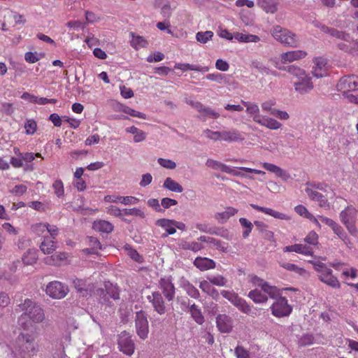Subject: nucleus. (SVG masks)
Instances as JSON below:
<instances>
[{
  "label": "nucleus",
  "instance_id": "21",
  "mask_svg": "<svg viewBox=\"0 0 358 358\" xmlns=\"http://www.w3.org/2000/svg\"><path fill=\"white\" fill-rule=\"evenodd\" d=\"M148 300L152 302L155 310L158 313H164V301L162 298V294L159 292H154L152 296H148Z\"/></svg>",
  "mask_w": 358,
  "mask_h": 358
},
{
  "label": "nucleus",
  "instance_id": "15",
  "mask_svg": "<svg viewBox=\"0 0 358 358\" xmlns=\"http://www.w3.org/2000/svg\"><path fill=\"white\" fill-rule=\"evenodd\" d=\"M306 55L307 52L306 51L297 50L282 53L280 55V59L281 62L283 64H285L303 59L306 57Z\"/></svg>",
  "mask_w": 358,
  "mask_h": 358
},
{
  "label": "nucleus",
  "instance_id": "29",
  "mask_svg": "<svg viewBox=\"0 0 358 358\" xmlns=\"http://www.w3.org/2000/svg\"><path fill=\"white\" fill-rule=\"evenodd\" d=\"M57 248L56 243L54 240L51 239V237L46 236H43V241L40 245V249L44 254H51Z\"/></svg>",
  "mask_w": 358,
  "mask_h": 358
},
{
  "label": "nucleus",
  "instance_id": "51",
  "mask_svg": "<svg viewBox=\"0 0 358 358\" xmlns=\"http://www.w3.org/2000/svg\"><path fill=\"white\" fill-rule=\"evenodd\" d=\"M252 68H255L258 70L259 72L262 74L269 75L273 74L275 75L276 72L270 70L268 68L266 67L262 62L259 61H253L251 64Z\"/></svg>",
  "mask_w": 358,
  "mask_h": 358
},
{
  "label": "nucleus",
  "instance_id": "1",
  "mask_svg": "<svg viewBox=\"0 0 358 358\" xmlns=\"http://www.w3.org/2000/svg\"><path fill=\"white\" fill-rule=\"evenodd\" d=\"M271 33L272 36L282 44L292 48L298 46L296 35L287 29L276 25L273 27Z\"/></svg>",
  "mask_w": 358,
  "mask_h": 358
},
{
  "label": "nucleus",
  "instance_id": "14",
  "mask_svg": "<svg viewBox=\"0 0 358 358\" xmlns=\"http://www.w3.org/2000/svg\"><path fill=\"white\" fill-rule=\"evenodd\" d=\"M305 192L311 200L318 202L321 208H329L330 204L325 196L316 190L312 189V188H306Z\"/></svg>",
  "mask_w": 358,
  "mask_h": 358
},
{
  "label": "nucleus",
  "instance_id": "17",
  "mask_svg": "<svg viewBox=\"0 0 358 358\" xmlns=\"http://www.w3.org/2000/svg\"><path fill=\"white\" fill-rule=\"evenodd\" d=\"M262 166L268 171L273 173L276 176L282 178L283 180H287L291 178L290 174L280 167L271 163L265 162Z\"/></svg>",
  "mask_w": 358,
  "mask_h": 358
},
{
  "label": "nucleus",
  "instance_id": "30",
  "mask_svg": "<svg viewBox=\"0 0 358 358\" xmlns=\"http://www.w3.org/2000/svg\"><path fill=\"white\" fill-rule=\"evenodd\" d=\"M238 209L233 207H227L225 210L221 213H217L215 215V218L220 223L226 222L231 216L238 213Z\"/></svg>",
  "mask_w": 358,
  "mask_h": 358
},
{
  "label": "nucleus",
  "instance_id": "38",
  "mask_svg": "<svg viewBox=\"0 0 358 358\" xmlns=\"http://www.w3.org/2000/svg\"><path fill=\"white\" fill-rule=\"evenodd\" d=\"M126 131L134 134V141L135 143L141 142L146 138V133L134 126L127 128Z\"/></svg>",
  "mask_w": 358,
  "mask_h": 358
},
{
  "label": "nucleus",
  "instance_id": "63",
  "mask_svg": "<svg viewBox=\"0 0 358 358\" xmlns=\"http://www.w3.org/2000/svg\"><path fill=\"white\" fill-rule=\"evenodd\" d=\"M235 355L237 358H250L249 351L241 345H238L235 348Z\"/></svg>",
  "mask_w": 358,
  "mask_h": 358
},
{
  "label": "nucleus",
  "instance_id": "11",
  "mask_svg": "<svg viewBox=\"0 0 358 358\" xmlns=\"http://www.w3.org/2000/svg\"><path fill=\"white\" fill-rule=\"evenodd\" d=\"M271 313H291L292 307L288 303L285 297L280 296L271 306Z\"/></svg>",
  "mask_w": 358,
  "mask_h": 358
},
{
  "label": "nucleus",
  "instance_id": "9",
  "mask_svg": "<svg viewBox=\"0 0 358 358\" xmlns=\"http://www.w3.org/2000/svg\"><path fill=\"white\" fill-rule=\"evenodd\" d=\"M294 89L301 94L310 92L313 89V84L311 78L306 73L294 82Z\"/></svg>",
  "mask_w": 358,
  "mask_h": 358
},
{
  "label": "nucleus",
  "instance_id": "28",
  "mask_svg": "<svg viewBox=\"0 0 358 358\" xmlns=\"http://www.w3.org/2000/svg\"><path fill=\"white\" fill-rule=\"evenodd\" d=\"M106 199L113 203L120 202L124 205L136 204L139 201L138 198L131 196H107Z\"/></svg>",
  "mask_w": 358,
  "mask_h": 358
},
{
  "label": "nucleus",
  "instance_id": "55",
  "mask_svg": "<svg viewBox=\"0 0 358 358\" xmlns=\"http://www.w3.org/2000/svg\"><path fill=\"white\" fill-rule=\"evenodd\" d=\"M208 243L213 245L217 250H220L222 252H225L227 251V246L226 245L227 244L222 242L220 240L210 237L209 242Z\"/></svg>",
  "mask_w": 358,
  "mask_h": 358
},
{
  "label": "nucleus",
  "instance_id": "7",
  "mask_svg": "<svg viewBox=\"0 0 358 358\" xmlns=\"http://www.w3.org/2000/svg\"><path fill=\"white\" fill-rule=\"evenodd\" d=\"M222 296L231 301L235 306L243 313H248L251 310L250 306L247 302L239 297L237 294L234 292L223 290L221 292Z\"/></svg>",
  "mask_w": 358,
  "mask_h": 358
},
{
  "label": "nucleus",
  "instance_id": "10",
  "mask_svg": "<svg viewBox=\"0 0 358 358\" xmlns=\"http://www.w3.org/2000/svg\"><path fill=\"white\" fill-rule=\"evenodd\" d=\"M136 329L137 335L143 340L147 338L149 332V325L145 315H136Z\"/></svg>",
  "mask_w": 358,
  "mask_h": 358
},
{
  "label": "nucleus",
  "instance_id": "18",
  "mask_svg": "<svg viewBox=\"0 0 358 358\" xmlns=\"http://www.w3.org/2000/svg\"><path fill=\"white\" fill-rule=\"evenodd\" d=\"M262 166L268 171L273 173L276 176L282 178L283 180H287L291 178L290 174L280 167L271 163L265 162Z\"/></svg>",
  "mask_w": 358,
  "mask_h": 358
},
{
  "label": "nucleus",
  "instance_id": "41",
  "mask_svg": "<svg viewBox=\"0 0 358 358\" xmlns=\"http://www.w3.org/2000/svg\"><path fill=\"white\" fill-rule=\"evenodd\" d=\"M257 3L266 13H274L277 11V3L272 0H258Z\"/></svg>",
  "mask_w": 358,
  "mask_h": 358
},
{
  "label": "nucleus",
  "instance_id": "34",
  "mask_svg": "<svg viewBox=\"0 0 358 358\" xmlns=\"http://www.w3.org/2000/svg\"><path fill=\"white\" fill-rule=\"evenodd\" d=\"M93 229L98 231L109 234L113 230V226L108 221L99 220L93 223Z\"/></svg>",
  "mask_w": 358,
  "mask_h": 358
},
{
  "label": "nucleus",
  "instance_id": "47",
  "mask_svg": "<svg viewBox=\"0 0 358 358\" xmlns=\"http://www.w3.org/2000/svg\"><path fill=\"white\" fill-rule=\"evenodd\" d=\"M280 265L281 267L284 268L285 269L293 271L300 275H303L306 273V270L303 268H300L296 264H292V263H287V262H282L280 263Z\"/></svg>",
  "mask_w": 358,
  "mask_h": 358
},
{
  "label": "nucleus",
  "instance_id": "19",
  "mask_svg": "<svg viewBox=\"0 0 358 358\" xmlns=\"http://www.w3.org/2000/svg\"><path fill=\"white\" fill-rule=\"evenodd\" d=\"M262 166L268 171L273 173L276 176L282 178L283 180H287L291 178L290 174L280 167L271 163L265 162Z\"/></svg>",
  "mask_w": 358,
  "mask_h": 358
},
{
  "label": "nucleus",
  "instance_id": "52",
  "mask_svg": "<svg viewBox=\"0 0 358 358\" xmlns=\"http://www.w3.org/2000/svg\"><path fill=\"white\" fill-rule=\"evenodd\" d=\"M207 279L210 281V283L217 286H226L227 283V280L220 275H210L208 276Z\"/></svg>",
  "mask_w": 358,
  "mask_h": 358
},
{
  "label": "nucleus",
  "instance_id": "3",
  "mask_svg": "<svg viewBox=\"0 0 358 358\" xmlns=\"http://www.w3.org/2000/svg\"><path fill=\"white\" fill-rule=\"evenodd\" d=\"M117 345L119 350L127 356H131L134 352V343L131 335L125 331L119 334Z\"/></svg>",
  "mask_w": 358,
  "mask_h": 358
},
{
  "label": "nucleus",
  "instance_id": "32",
  "mask_svg": "<svg viewBox=\"0 0 358 358\" xmlns=\"http://www.w3.org/2000/svg\"><path fill=\"white\" fill-rule=\"evenodd\" d=\"M310 263L313 264L315 270L318 273V278L320 279V276H324L332 273V270L327 266V265L320 261H310Z\"/></svg>",
  "mask_w": 358,
  "mask_h": 358
},
{
  "label": "nucleus",
  "instance_id": "50",
  "mask_svg": "<svg viewBox=\"0 0 358 358\" xmlns=\"http://www.w3.org/2000/svg\"><path fill=\"white\" fill-rule=\"evenodd\" d=\"M206 165L214 170H220L222 172L227 171V165L212 159H208L206 162Z\"/></svg>",
  "mask_w": 358,
  "mask_h": 358
},
{
  "label": "nucleus",
  "instance_id": "35",
  "mask_svg": "<svg viewBox=\"0 0 358 358\" xmlns=\"http://www.w3.org/2000/svg\"><path fill=\"white\" fill-rule=\"evenodd\" d=\"M163 187L173 192L181 193L183 192V187L182 185L170 177L165 179Z\"/></svg>",
  "mask_w": 358,
  "mask_h": 358
},
{
  "label": "nucleus",
  "instance_id": "58",
  "mask_svg": "<svg viewBox=\"0 0 358 358\" xmlns=\"http://www.w3.org/2000/svg\"><path fill=\"white\" fill-rule=\"evenodd\" d=\"M122 110L124 113L128 114L132 117H136L143 120H145L147 117L145 113L135 110L134 109H132L128 106H125Z\"/></svg>",
  "mask_w": 358,
  "mask_h": 358
},
{
  "label": "nucleus",
  "instance_id": "53",
  "mask_svg": "<svg viewBox=\"0 0 358 358\" xmlns=\"http://www.w3.org/2000/svg\"><path fill=\"white\" fill-rule=\"evenodd\" d=\"M243 104L246 107V112L253 116L261 115L259 114V106L256 103L243 101H242Z\"/></svg>",
  "mask_w": 358,
  "mask_h": 358
},
{
  "label": "nucleus",
  "instance_id": "22",
  "mask_svg": "<svg viewBox=\"0 0 358 358\" xmlns=\"http://www.w3.org/2000/svg\"><path fill=\"white\" fill-rule=\"evenodd\" d=\"M217 327L220 331L229 333L232 329V321L227 315H218Z\"/></svg>",
  "mask_w": 358,
  "mask_h": 358
},
{
  "label": "nucleus",
  "instance_id": "36",
  "mask_svg": "<svg viewBox=\"0 0 358 358\" xmlns=\"http://www.w3.org/2000/svg\"><path fill=\"white\" fill-rule=\"evenodd\" d=\"M234 38L239 42L243 43H250L254 42L257 43L260 41V38L257 35L253 34H246L243 33L236 32L234 34Z\"/></svg>",
  "mask_w": 358,
  "mask_h": 358
},
{
  "label": "nucleus",
  "instance_id": "37",
  "mask_svg": "<svg viewBox=\"0 0 358 358\" xmlns=\"http://www.w3.org/2000/svg\"><path fill=\"white\" fill-rule=\"evenodd\" d=\"M180 247L181 249L185 250H191L192 252H198L204 248L203 245L196 241H182L180 244Z\"/></svg>",
  "mask_w": 358,
  "mask_h": 358
},
{
  "label": "nucleus",
  "instance_id": "57",
  "mask_svg": "<svg viewBox=\"0 0 358 358\" xmlns=\"http://www.w3.org/2000/svg\"><path fill=\"white\" fill-rule=\"evenodd\" d=\"M123 215H134L140 217L141 218L145 217V213L141 210L134 208H125L123 209Z\"/></svg>",
  "mask_w": 358,
  "mask_h": 358
},
{
  "label": "nucleus",
  "instance_id": "6",
  "mask_svg": "<svg viewBox=\"0 0 358 358\" xmlns=\"http://www.w3.org/2000/svg\"><path fill=\"white\" fill-rule=\"evenodd\" d=\"M313 24L315 27L320 29L322 32L330 35L332 37H334L338 39H341L344 41L345 42H349L350 39V36L349 34L338 30L333 27H329L327 25L322 24L319 21H313Z\"/></svg>",
  "mask_w": 358,
  "mask_h": 358
},
{
  "label": "nucleus",
  "instance_id": "40",
  "mask_svg": "<svg viewBox=\"0 0 358 358\" xmlns=\"http://www.w3.org/2000/svg\"><path fill=\"white\" fill-rule=\"evenodd\" d=\"M199 113H201V115L199 116V118L203 120H206L207 117L217 119L220 117V114L218 113L215 112L214 110L209 107L205 106L203 104Z\"/></svg>",
  "mask_w": 358,
  "mask_h": 358
},
{
  "label": "nucleus",
  "instance_id": "64",
  "mask_svg": "<svg viewBox=\"0 0 358 358\" xmlns=\"http://www.w3.org/2000/svg\"><path fill=\"white\" fill-rule=\"evenodd\" d=\"M41 59L39 55L36 52H27L24 55V59L27 62L33 64L38 62Z\"/></svg>",
  "mask_w": 358,
  "mask_h": 358
},
{
  "label": "nucleus",
  "instance_id": "8",
  "mask_svg": "<svg viewBox=\"0 0 358 358\" xmlns=\"http://www.w3.org/2000/svg\"><path fill=\"white\" fill-rule=\"evenodd\" d=\"M339 90L346 92L358 90V76L350 75L341 78L337 84Z\"/></svg>",
  "mask_w": 358,
  "mask_h": 358
},
{
  "label": "nucleus",
  "instance_id": "20",
  "mask_svg": "<svg viewBox=\"0 0 358 358\" xmlns=\"http://www.w3.org/2000/svg\"><path fill=\"white\" fill-rule=\"evenodd\" d=\"M244 138L242 134L236 129L222 131V141L227 142L243 141Z\"/></svg>",
  "mask_w": 358,
  "mask_h": 358
},
{
  "label": "nucleus",
  "instance_id": "44",
  "mask_svg": "<svg viewBox=\"0 0 358 358\" xmlns=\"http://www.w3.org/2000/svg\"><path fill=\"white\" fill-rule=\"evenodd\" d=\"M132 36V40L131 41V45L138 50L140 48H145L148 45L147 40H145L143 36H135L134 33H131Z\"/></svg>",
  "mask_w": 358,
  "mask_h": 358
},
{
  "label": "nucleus",
  "instance_id": "46",
  "mask_svg": "<svg viewBox=\"0 0 358 358\" xmlns=\"http://www.w3.org/2000/svg\"><path fill=\"white\" fill-rule=\"evenodd\" d=\"M214 34L211 31H199L196 34V39L198 42L205 44L212 39Z\"/></svg>",
  "mask_w": 358,
  "mask_h": 358
},
{
  "label": "nucleus",
  "instance_id": "24",
  "mask_svg": "<svg viewBox=\"0 0 358 358\" xmlns=\"http://www.w3.org/2000/svg\"><path fill=\"white\" fill-rule=\"evenodd\" d=\"M155 224L164 229L166 234H162V237H167L169 235L174 234L176 232V229L173 226V220H169L166 218H162L156 220Z\"/></svg>",
  "mask_w": 358,
  "mask_h": 358
},
{
  "label": "nucleus",
  "instance_id": "56",
  "mask_svg": "<svg viewBox=\"0 0 358 358\" xmlns=\"http://www.w3.org/2000/svg\"><path fill=\"white\" fill-rule=\"evenodd\" d=\"M157 162L161 166L167 169L173 170L176 168V162L169 159L159 158Z\"/></svg>",
  "mask_w": 358,
  "mask_h": 358
},
{
  "label": "nucleus",
  "instance_id": "33",
  "mask_svg": "<svg viewBox=\"0 0 358 358\" xmlns=\"http://www.w3.org/2000/svg\"><path fill=\"white\" fill-rule=\"evenodd\" d=\"M310 263L313 264L315 270L318 273V278L320 279V276H324L332 273V270L327 266V265L320 261H310Z\"/></svg>",
  "mask_w": 358,
  "mask_h": 358
},
{
  "label": "nucleus",
  "instance_id": "61",
  "mask_svg": "<svg viewBox=\"0 0 358 358\" xmlns=\"http://www.w3.org/2000/svg\"><path fill=\"white\" fill-rule=\"evenodd\" d=\"M24 128L27 134H34L37 128L36 122L34 120H28L24 124Z\"/></svg>",
  "mask_w": 358,
  "mask_h": 358
},
{
  "label": "nucleus",
  "instance_id": "42",
  "mask_svg": "<svg viewBox=\"0 0 358 358\" xmlns=\"http://www.w3.org/2000/svg\"><path fill=\"white\" fill-rule=\"evenodd\" d=\"M279 69L287 71L289 74L292 75L296 79H299L300 77L303 76L306 73V71L303 69L294 65L280 67Z\"/></svg>",
  "mask_w": 358,
  "mask_h": 358
},
{
  "label": "nucleus",
  "instance_id": "45",
  "mask_svg": "<svg viewBox=\"0 0 358 358\" xmlns=\"http://www.w3.org/2000/svg\"><path fill=\"white\" fill-rule=\"evenodd\" d=\"M320 280L331 287H340V282L337 278L333 275V273L329 274L328 275H326L324 276H320Z\"/></svg>",
  "mask_w": 358,
  "mask_h": 358
},
{
  "label": "nucleus",
  "instance_id": "27",
  "mask_svg": "<svg viewBox=\"0 0 358 358\" xmlns=\"http://www.w3.org/2000/svg\"><path fill=\"white\" fill-rule=\"evenodd\" d=\"M284 252H295L296 253L305 255H312L313 250L310 247L306 246L303 244H294L292 245L286 246L283 248Z\"/></svg>",
  "mask_w": 358,
  "mask_h": 358
},
{
  "label": "nucleus",
  "instance_id": "54",
  "mask_svg": "<svg viewBox=\"0 0 358 358\" xmlns=\"http://www.w3.org/2000/svg\"><path fill=\"white\" fill-rule=\"evenodd\" d=\"M314 337L312 334H306L303 335L298 341L299 347H305L314 343Z\"/></svg>",
  "mask_w": 358,
  "mask_h": 358
},
{
  "label": "nucleus",
  "instance_id": "48",
  "mask_svg": "<svg viewBox=\"0 0 358 358\" xmlns=\"http://www.w3.org/2000/svg\"><path fill=\"white\" fill-rule=\"evenodd\" d=\"M266 287L263 291L266 293L271 298L275 300L281 296V291L275 286H271L268 283L265 285Z\"/></svg>",
  "mask_w": 358,
  "mask_h": 358
},
{
  "label": "nucleus",
  "instance_id": "43",
  "mask_svg": "<svg viewBox=\"0 0 358 358\" xmlns=\"http://www.w3.org/2000/svg\"><path fill=\"white\" fill-rule=\"evenodd\" d=\"M73 284L75 289L78 293L83 296H87L88 295V290L86 288L85 281L82 279L75 278L73 280Z\"/></svg>",
  "mask_w": 358,
  "mask_h": 358
},
{
  "label": "nucleus",
  "instance_id": "60",
  "mask_svg": "<svg viewBox=\"0 0 358 358\" xmlns=\"http://www.w3.org/2000/svg\"><path fill=\"white\" fill-rule=\"evenodd\" d=\"M52 187L55 190V194L60 197L64 195V189L63 182L61 180H57L52 184Z\"/></svg>",
  "mask_w": 358,
  "mask_h": 358
},
{
  "label": "nucleus",
  "instance_id": "4",
  "mask_svg": "<svg viewBox=\"0 0 358 358\" xmlns=\"http://www.w3.org/2000/svg\"><path fill=\"white\" fill-rule=\"evenodd\" d=\"M158 287L168 301H171L174 299L176 287L173 283L171 276L161 278L159 280Z\"/></svg>",
  "mask_w": 358,
  "mask_h": 358
},
{
  "label": "nucleus",
  "instance_id": "23",
  "mask_svg": "<svg viewBox=\"0 0 358 358\" xmlns=\"http://www.w3.org/2000/svg\"><path fill=\"white\" fill-rule=\"evenodd\" d=\"M357 210L352 206H347L340 213V219L343 224L355 222L357 218Z\"/></svg>",
  "mask_w": 358,
  "mask_h": 358
},
{
  "label": "nucleus",
  "instance_id": "16",
  "mask_svg": "<svg viewBox=\"0 0 358 358\" xmlns=\"http://www.w3.org/2000/svg\"><path fill=\"white\" fill-rule=\"evenodd\" d=\"M315 66H313V74L316 78L325 76L327 73L326 59L322 57L315 58L313 60Z\"/></svg>",
  "mask_w": 358,
  "mask_h": 358
},
{
  "label": "nucleus",
  "instance_id": "13",
  "mask_svg": "<svg viewBox=\"0 0 358 358\" xmlns=\"http://www.w3.org/2000/svg\"><path fill=\"white\" fill-rule=\"evenodd\" d=\"M252 120L259 124L272 130L278 129L282 127V124L276 120L263 115L253 116Z\"/></svg>",
  "mask_w": 358,
  "mask_h": 358
},
{
  "label": "nucleus",
  "instance_id": "26",
  "mask_svg": "<svg viewBox=\"0 0 358 358\" xmlns=\"http://www.w3.org/2000/svg\"><path fill=\"white\" fill-rule=\"evenodd\" d=\"M194 265L200 271H206L214 268L215 262L207 257H197L194 261Z\"/></svg>",
  "mask_w": 358,
  "mask_h": 358
},
{
  "label": "nucleus",
  "instance_id": "5",
  "mask_svg": "<svg viewBox=\"0 0 358 358\" xmlns=\"http://www.w3.org/2000/svg\"><path fill=\"white\" fill-rule=\"evenodd\" d=\"M45 292L50 297L59 299L66 296L69 289L59 281H52L47 285Z\"/></svg>",
  "mask_w": 358,
  "mask_h": 358
},
{
  "label": "nucleus",
  "instance_id": "49",
  "mask_svg": "<svg viewBox=\"0 0 358 358\" xmlns=\"http://www.w3.org/2000/svg\"><path fill=\"white\" fill-rule=\"evenodd\" d=\"M239 222L241 225L245 228V230L243 231V237L245 238L248 237L251 233L253 228V224L245 217L240 218Z\"/></svg>",
  "mask_w": 358,
  "mask_h": 358
},
{
  "label": "nucleus",
  "instance_id": "2",
  "mask_svg": "<svg viewBox=\"0 0 358 358\" xmlns=\"http://www.w3.org/2000/svg\"><path fill=\"white\" fill-rule=\"evenodd\" d=\"M96 295L99 296L101 303L110 306V299L114 301L120 299V290L116 285L106 282L104 283V288H99L96 290Z\"/></svg>",
  "mask_w": 358,
  "mask_h": 358
},
{
  "label": "nucleus",
  "instance_id": "25",
  "mask_svg": "<svg viewBox=\"0 0 358 358\" xmlns=\"http://www.w3.org/2000/svg\"><path fill=\"white\" fill-rule=\"evenodd\" d=\"M250 206L255 210L264 213L265 214L269 215H271L275 218H277V219L285 220H289L290 219L288 215H287L284 213L275 211L269 208L259 206L254 204V203H251Z\"/></svg>",
  "mask_w": 358,
  "mask_h": 358
},
{
  "label": "nucleus",
  "instance_id": "62",
  "mask_svg": "<svg viewBox=\"0 0 358 358\" xmlns=\"http://www.w3.org/2000/svg\"><path fill=\"white\" fill-rule=\"evenodd\" d=\"M207 134V138L213 141H222V131H213L209 129H206L203 131Z\"/></svg>",
  "mask_w": 358,
  "mask_h": 358
},
{
  "label": "nucleus",
  "instance_id": "59",
  "mask_svg": "<svg viewBox=\"0 0 358 358\" xmlns=\"http://www.w3.org/2000/svg\"><path fill=\"white\" fill-rule=\"evenodd\" d=\"M31 230L38 236L43 235L47 231L46 223H36L31 225Z\"/></svg>",
  "mask_w": 358,
  "mask_h": 358
},
{
  "label": "nucleus",
  "instance_id": "12",
  "mask_svg": "<svg viewBox=\"0 0 358 358\" xmlns=\"http://www.w3.org/2000/svg\"><path fill=\"white\" fill-rule=\"evenodd\" d=\"M17 310L22 313H40L43 311L41 306L31 299H26L23 303L18 305Z\"/></svg>",
  "mask_w": 358,
  "mask_h": 358
},
{
  "label": "nucleus",
  "instance_id": "31",
  "mask_svg": "<svg viewBox=\"0 0 358 358\" xmlns=\"http://www.w3.org/2000/svg\"><path fill=\"white\" fill-rule=\"evenodd\" d=\"M176 69H180L182 71H200V72H207L209 71V68L208 66H201L199 65H194L190 64H182V63H178L175 64L174 66Z\"/></svg>",
  "mask_w": 358,
  "mask_h": 358
},
{
  "label": "nucleus",
  "instance_id": "39",
  "mask_svg": "<svg viewBox=\"0 0 358 358\" xmlns=\"http://www.w3.org/2000/svg\"><path fill=\"white\" fill-rule=\"evenodd\" d=\"M248 296L256 303H263L268 300L267 296L257 289L250 291Z\"/></svg>",
  "mask_w": 358,
  "mask_h": 358
}]
</instances>
